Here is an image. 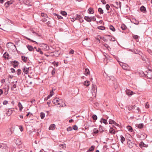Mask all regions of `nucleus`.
I'll return each instance as SVG.
<instances>
[{"instance_id": "1", "label": "nucleus", "mask_w": 152, "mask_h": 152, "mask_svg": "<svg viewBox=\"0 0 152 152\" xmlns=\"http://www.w3.org/2000/svg\"><path fill=\"white\" fill-rule=\"evenodd\" d=\"M118 61L120 65L122 67L123 69L125 70L129 69V67L126 64L122 62H120Z\"/></svg>"}, {"instance_id": "2", "label": "nucleus", "mask_w": 152, "mask_h": 152, "mask_svg": "<svg viewBox=\"0 0 152 152\" xmlns=\"http://www.w3.org/2000/svg\"><path fill=\"white\" fill-rule=\"evenodd\" d=\"M39 45L41 48L45 50H48L49 49V47L47 45L44 43H42Z\"/></svg>"}, {"instance_id": "3", "label": "nucleus", "mask_w": 152, "mask_h": 152, "mask_svg": "<svg viewBox=\"0 0 152 152\" xmlns=\"http://www.w3.org/2000/svg\"><path fill=\"white\" fill-rule=\"evenodd\" d=\"M14 131V129L12 127L9 128L6 131V134L8 136H10L13 133Z\"/></svg>"}, {"instance_id": "4", "label": "nucleus", "mask_w": 152, "mask_h": 152, "mask_svg": "<svg viewBox=\"0 0 152 152\" xmlns=\"http://www.w3.org/2000/svg\"><path fill=\"white\" fill-rule=\"evenodd\" d=\"M57 105L60 107H62L66 105L63 102L62 100L60 99L59 100V102L57 103Z\"/></svg>"}, {"instance_id": "5", "label": "nucleus", "mask_w": 152, "mask_h": 152, "mask_svg": "<svg viewBox=\"0 0 152 152\" xmlns=\"http://www.w3.org/2000/svg\"><path fill=\"white\" fill-rule=\"evenodd\" d=\"M114 7L116 9H118L119 8L121 9V2L120 1H116L113 5Z\"/></svg>"}, {"instance_id": "6", "label": "nucleus", "mask_w": 152, "mask_h": 152, "mask_svg": "<svg viewBox=\"0 0 152 152\" xmlns=\"http://www.w3.org/2000/svg\"><path fill=\"white\" fill-rule=\"evenodd\" d=\"M31 67L24 68L23 69V71L25 74H27L28 72V71L29 70L31 69Z\"/></svg>"}, {"instance_id": "7", "label": "nucleus", "mask_w": 152, "mask_h": 152, "mask_svg": "<svg viewBox=\"0 0 152 152\" xmlns=\"http://www.w3.org/2000/svg\"><path fill=\"white\" fill-rule=\"evenodd\" d=\"M82 18L83 17L81 15H76V20L77 19L79 20L80 22H83L84 20Z\"/></svg>"}, {"instance_id": "8", "label": "nucleus", "mask_w": 152, "mask_h": 152, "mask_svg": "<svg viewBox=\"0 0 152 152\" xmlns=\"http://www.w3.org/2000/svg\"><path fill=\"white\" fill-rule=\"evenodd\" d=\"M92 91H93L94 93H95V95H96L97 89V87L96 86L94 85H92Z\"/></svg>"}, {"instance_id": "9", "label": "nucleus", "mask_w": 152, "mask_h": 152, "mask_svg": "<svg viewBox=\"0 0 152 152\" xmlns=\"http://www.w3.org/2000/svg\"><path fill=\"white\" fill-rule=\"evenodd\" d=\"M13 110L12 109H9L7 111L6 114L8 116L10 115L12 113Z\"/></svg>"}, {"instance_id": "10", "label": "nucleus", "mask_w": 152, "mask_h": 152, "mask_svg": "<svg viewBox=\"0 0 152 152\" xmlns=\"http://www.w3.org/2000/svg\"><path fill=\"white\" fill-rule=\"evenodd\" d=\"M7 47L8 48H10L11 47H12V48L14 47L16 48L15 45L13 43L11 42H9L7 43Z\"/></svg>"}, {"instance_id": "11", "label": "nucleus", "mask_w": 152, "mask_h": 152, "mask_svg": "<svg viewBox=\"0 0 152 152\" xmlns=\"http://www.w3.org/2000/svg\"><path fill=\"white\" fill-rule=\"evenodd\" d=\"M12 64L13 66V67L15 68L16 67L18 64V62L16 61H13L12 62Z\"/></svg>"}, {"instance_id": "12", "label": "nucleus", "mask_w": 152, "mask_h": 152, "mask_svg": "<svg viewBox=\"0 0 152 152\" xmlns=\"http://www.w3.org/2000/svg\"><path fill=\"white\" fill-rule=\"evenodd\" d=\"M127 144L128 146L130 148H132L133 146L134 143L131 142V141H127Z\"/></svg>"}, {"instance_id": "13", "label": "nucleus", "mask_w": 152, "mask_h": 152, "mask_svg": "<svg viewBox=\"0 0 152 152\" xmlns=\"http://www.w3.org/2000/svg\"><path fill=\"white\" fill-rule=\"evenodd\" d=\"M140 148L147 147L148 146V145H147L145 144L142 142H141L140 143Z\"/></svg>"}, {"instance_id": "14", "label": "nucleus", "mask_w": 152, "mask_h": 152, "mask_svg": "<svg viewBox=\"0 0 152 152\" xmlns=\"http://www.w3.org/2000/svg\"><path fill=\"white\" fill-rule=\"evenodd\" d=\"M59 98H56L54 99L53 101V103L56 105H58L57 103L58 102L59 100Z\"/></svg>"}, {"instance_id": "15", "label": "nucleus", "mask_w": 152, "mask_h": 152, "mask_svg": "<svg viewBox=\"0 0 152 152\" xmlns=\"http://www.w3.org/2000/svg\"><path fill=\"white\" fill-rule=\"evenodd\" d=\"M88 13L90 14H93L94 12V11L93 8L90 7L88 10Z\"/></svg>"}, {"instance_id": "16", "label": "nucleus", "mask_w": 152, "mask_h": 152, "mask_svg": "<svg viewBox=\"0 0 152 152\" xmlns=\"http://www.w3.org/2000/svg\"><path fill=\"white\" fill-rule=\"evenodd\" d=\"M84 19L87 21L90 22L91 21V17L88 16H85L84 17Z\"/></svg>"}, {"instance_id": "17", "label": "nucleus", "mask_w": 152, "mask_h": 152, "mask_svg": "<svg viewBox=\"0 0 152 152\" xmlns=\"http://www.w3.org/2000/svg\"><path fill=\"white\" fill-rule=\"evenodd\" d=\"M18 106L19 108V110L20 111H22V109L23 108V107L21 103L20 102H19L18 103Z\"/></svg>"}, {"instance_id": "18", "label": "nucleus", "mask_w": 152, "mask_h": 152, "mask_svg": "<svg viewBox=\"0 0 152 152\" xmlns=\"http://www.w3.org/2000/svg\"><path fill=\"white\" fill-rule=\"evenodd\" d=\"M15 143L16 145H19L21 144V142L20 140L19 139H17L16 140Z\"/></svg>"}, {"instance_id": "19", "label": "nucleus", "mask_w": 152, "mask_h": 152, "mask_svg": "<svg viewBox=\"0 0 152 152\" xmlns=\"http://www.w3.org/2000/svg\"><path fill=\"white\" fill-rule=\"evenodd\" d=\"M147 136L146 134L144 133H143L140 135V137L142 139H145L146 137Z\"/></svg>"}, {"instance_id": "20", "label": "nucleus", "mask_w": 152, "mask_h": 152, "mask_svg": "<svg viewBox=\"0 0 152 152\" xmlns=\"http://www.w3.org/2000/svg\"><path fill=\"white\" fill-rule=\"evenodd\" d=\"M147 76L149 79H152V72H150L148 73Z\"/></svg>"}, {"instance_id": "21", "label": "nucleus", "mask_w": 152, "mask_h": 152, "mask_svg": "<svg viewBox=\"0 0 152 152\" xmlns=\"http://www.w3.org/2000/svg\"><path fill=\"white\" fill-rule=\"evenodd\" d=\"M27 48L29 51H34V49L33 48L31 45H28L27 46Z\"/></svg>"}, {"instance_id": "22", "label": "nucleus", "mask_w": 152, "mask_h": 152, "mask_svg": "<svg viewBox=\"0 0 152 152\" xmlns=\"http://www.w3.org/2000/svg\"><path fill=\"white\" fill-rule=\"evenodd\" d=\"M21 58H22V60L24 62H26V61H27V60H28V57H26L24 56H22Z\"/></svg>"}, {"instance_id": "23", "label": "nucleus", "mask_w": 152, "mask_h": 152, "mask_svg": "<svg viewBox=\"0 0 152 152\" xmlns=\"http://www.w3.org/2000/svg\"><path fill=\"white\" fill-rule=\"evenodd\" d=\"M109 124H114L115 125L117 124V123L111 119L109 120Z\"/></svg>"}, {"instance_id": "24", "label": "nucleus", "mask_w": 152, "mask_h": 152, "mask_svg": "<svg viewBox=\"0 0 152 152\" xmlns=\"http://www.w3.org/2000/svg\"><path fill=\"white\" fill-rule=\"evenodd\" d=\"M55 125L54 124H51L49 127V130H53L55 128Z\"/></svg>"}, {"instance_id": "25", "label": "nucleus", "mask_w": 152, "mask_h": 152, "mask_svg": "<svg viewBox=\"0 0 152 152\" xmlns=\"http://www.w3.org/2000/svg\"><path fill=\"white\" fill-rule=\"evenodd\" d=\"M90 73V72L89 70L87 69L86 68L85 69V74L86 75H89Z\"/></svg>"}, {"instance_id": "26", "label": "nucleus", "mask_w": 152, "mask_h": 152, "mask_svg": "<svg viewBox=\"0 0 152 152\" xmlns=\"http://www.w3.org/2000/svg\"><path fill=\"white\" fill-rule=\"evenodd\" d=\"M12 3V2L11 1H8L5 4V6L7 7L10 4H11Z\"/></svg>"}, {"instance_id": "27", "label": "nucleus", "mask_w": 152, "mask_h": 152, "mask_svg": "<svg viewBox=\"0 0 152 152\" xmlns=\"http://www.w3.org/2000/svg\"><path fill=\"white\" fill-rule=\"evenodd\" d=\"M95 148V146L93 145L91 146V148L88 149V150L87 151V152H88L89 151H93Z\"/></svg>"}, {"instance_id": "28", "label": "nucleus", "mask_w": 152, "mask_h": 152, "mask_svg": "<svg viewBox=\"0 0 152 152\" xmlns=\"http://www.w3.org/2000/svg\"><path fill=\"white\" fill-rule=\"evenodd\" d=\"M53 15L56 16L57 18L59 19H62L63 18V17H61V16L59 15H58L56 13H54L53 14Z\"/></svg>"}, {"instance_id": "29", "label": "nucleus", "mask_w": 152, "mask_h": 152, "mask_svg": "<svg viewBox=\"0 0 152 152\" xmlns=\"http://www.w3.org/2000/svg\"><path fill=\"white\" fill-rule=\"evenodd\" d=\"M4 57L5 58H7L8 59V57H9V54L6 52L4 53L3 55Z\"/></svg>"}, {"instance_id": "30", "label": "nucleus", "mask_w": 152, "mask_h": 152, "mask_svg": "<svg viewBox=\"0 0 152 152\" xmlns=\"http://www.w3.org/2000/svg\"><path fill=\"white\" fill-rule=\"evenodd\" d=\"M37 51L39 52L41 55H42L43 54V52L42 51L41 49L40 48H38L37 49Z\"/></svg>"}, {"instance_id": "31", "label": "nucleus", "mask_w": 152, "mask_h": 152, "mask_svg": "<svg viewBox=\"0 0 152 152\" xmlns=\"http://www.w3.org/2000/svg\"><path fill=\"white\" fill-rule=\"evenodd\" d=\"M100 122L101 123L102 122H103L105 124H108V123L107 122V120H106L105 119H104L103 118H102L101 119Z\"/></svg>"}, {"instance_id": "32", "label": "nucleus", "mask_w": 152, "mask_h": 152, "mask_svg": "<svg viewBox=\"0 0 152 152\" xmlns=\"http://www.w3.org/2000/svg\"><path fill=\"white\" fill-rule=\"evenodd\" d=\"M59 146L60 148H63V149H64L66 148V144L64 143L61 144H60L59 145Z\"/></svg>"}, {"instance_id": "33", "label": "nucleus", "mask_w": 152, "mask_h": 152, "mask_svg": "<svg viewBox=\"0 0 152 152\" xmlns=\"http://www.w3.org/2000/svg\"><path fill=\"white\" fill-rule=\"evenodd\" d=\"M109 132L110 133H113L114 134L115 133V131L114 129L112 128H110L109 130Z\"/></svg>"}, {"instance_id": "34", "label": "nucleus", "mask_w": 152, "mask_h": 152, "mask_svg": "<svg viewBox=\"0 0 152 152\" xmlns=\"http://www.w3.org/2000/svg\"><path fill=\"white\" fill-rule=\"evenodd\" d=\"M144 125L142 124H140L137 125V127L139 129H142L144 126Z\"/></svg>"}, {"instance_id": "35", "label": "nucleus", "mask_w": 152, "mask_h": 152, "mask_svg": "<svg viewBox=\"0 0 152 152\" xmlns=\"http://www.w3.org/2000/svg\"><path fill=\"white\" fill-rule=\"evenodd\" d=\"M140 10L142 12H144L146 10V9L144 6H142L140 7Z\"/></svg>"}, {"instance_id": "36", "label": "nucleus", "mask_w": 152, "mask_h": 152, "mask_svg": "<svg viewBox=\"0 0 152 152\" xmlns=\"http://www.w3.org/2000/svg\"><path fill=\"white\" fill-rule=\"evenodd\" d=\"M90 81H85L84 83L85 86H88L89 85Z\"/></svg>"}, {"instance_id": "37", "label": "nucleus", "mask_w": 152, "mask_h": 152, "mask_svg": "<svg viewBox=\"0 0 152 152\" xmlns=\"http://www.w3.org/2000/svg\"><path fill=\"white\" fill-rule=\"evenodd\" d=\"M127 128L128 130L129 131H130V132H132V130H133L132 128V127H131L130 126H127Z\"/></svg>"}, {"instance_id": "38", "label": "nucleus", "mask_w": 152, "mask_h": 152, "mask_svg": "<svg viewBox=\"0 0 152 152\" xmlns=\"http://www.w3.org/2000/svg\"><path fill=\"white\" fill-rule=\"evenodd\" d=\"M110 29L113 31H115V28L112 25L110 26Z\"/></svg>"}, {"instance_id": "39", "label": "nucleus", "mask_w": 152, "mask_h": 152, "mask_svg": "<svg viewBox=\"0 0 152 152\" xmlns=\"http://www.w3.org/2000/svg\"><path fill=\"white\" fill-rule=\"evenodd\" d=\"M125 138L122 135L121 136V141L122 143H123L124 142L125 140Z\"/></svg>"}, {"instance_id": "40", "label": "nucleus", "mask_w": 152, "mask_h": 152, "mask_svg": "<svg viewBox=\"0 0 152 152\" xmlns=\"http://www.w3.org/2000/svg\"><path fill=\"white\" fill-rule=\"evenodd\" d=\"M126 94H128V95H132L133 94V92L132 91H126Z\"/></svg>"}, {"instance_id": "41", "label": "nucleus", "mask_w": 152, "mask_h": 152, "mask_svg": "<svg viewBox=\"0 0 152 152\" xmlns=\"http://www.w3.org/2000/svg\"><path fill=\"white\" fill-rule=\"evenodd\" d=\"M98 11L100 14H102L103 13V10L101 8H98Z\"/></svg>"}, {"instance_id": "42", "label": "nucleus", "mask_w": 152, "mask_h": 152, "mask_svg": "<svg viewBox=\"0 0 152 152\" xmlns=\"http://www.w3.org/2000/svg\"><path fill=\"white\" fill-rule=\"evenodd\" d=\"M97 28L98 29L101 30H104L105 29V27L103 26H98Z\"/></svg>"}, {"instance_id": "43", "label": "nucleus", "mask_w": 152, "mask_h": 152, "mask_svg": "<svg viewBox=\"0 0 152 152\" xmlns=\"http://www.w3.org/2000/svg\"><path fill=\"white\" fill-rule=\"evenodd\" d=\"M40 117L42 119H43L45 117V113H40Z\"/></svg>"}, {"instance_id": "44", "label": "nucleus", "mask_w": 152, "mask_h": 152, "mask_svg": "<svg viewBox=\"0 0 152 152\" xmlns=\"http://www.w3.org/2000/svg\"><path fill=\"white\" fill-rule=\"evenodd\" d=\"M121 28L123 30H124L126 28V27L125 25L123 24L121 25Z\"/></svg>"}, {"instance_id": "45", "label": "nucleus", "mask_w": 152, "mask_h": 152, "mask_svg": "<svg viewBox=\"0 0 152 152\" xmlns=\"http://www.w3.org/2000/svg\"><path fill=\"white\" fill-rule=\"evenodd\" d=\"M133 23L136 25H138L139 24V21L137 20L136 19H134V20L133 21Z\"/></svg>"}, {"instance_id": "46", "label": "nucleus", "mask_w": 152, "mask_h": 152, "mask_svg": "<svg viewBox=\"0 0 152 152\" xmlns=\"http://www.w3.org/2000/svg\"><path fill=\"white\" fill-rule=\"evenodd\" d=\"M17 87V86L16 84H14L12 86L11 88V91L14 90V88H15Z\"/></svg>"}, {"instance_id": "47", "label": "nucleus", "mask_w": 152, "mask_h": 152, "mask_svg": "<svg viewBox=\"0 0 152 152\" xmlns=\"http://www.w3.org/2000/svg\"><path fill=\"white\" fill-rule=\"evenodd\" d=\"M92 118L94 120H96L97 119V117L96 115H94L92 116Z\"/></svg>"}, {"instance_id": "48", "label": "nucleus", "mask_w": 152, "mask_h": 152, "mask_svg": "<svg viewBox=\"0 0 152 152\" xmlns=\"http://www.w3.org/2000/svg\"><path fill=\"white\" fill-rule=\"evenodd\" d=\"M61 13L63 16H65L67 15V13L65 11H61Z\"/></svg>"}, {"instance_id": "49", "label": "nucleus", "mask_w": 152, "mask_h": 152, "mask_svg": "<svg viewBox=\"0 0 152 152\" xmlns=\"http://www.w3.org/2000/svg\"><path fill=\"white\" fill-rule=\"evenodd\" d=\"M41 15L43 17L47 18L48 17V16L46 14H45L44 13H41Z\"/></svg>"}, {"instance_id": "50", "label": "nucleus", "mask_w": 152, "mask_h": 152, "mask_svg": "<svg viewBox=\"0 0 152 152\" xmlns=\"http://www.w3.org/2000/svg\"><path fill=\"white\" fill-rule=\"evenodd\" d=\"M26 39L29 40H30V41H31L32 42H35L37 44V42H36V41H34L31 39H30V38L27 37H25Z\"/></svg>"}, {"instance_id": "51", "label": "nucleus", "mask_w": 152, "mask_h": 152, "mask_svg": "<svg viewBox=\"0 0 152 152\" xmlns=\"http://www.w3.org/2000/svg\"><path fill=\"white\" fill-rule=\"evenodd\" d=\"M55 71H56L55 69V68H53V69L52 71V72H51V74H52V75H53L55 74Z\"/></svg>"}, {"instance_id": "52", "label": "nucleus", "mask_w": 152, "mask_h": 152, "mask_svg": "<svg viewBox=\"0 0 152 152\" xmlns=\"http://www.w3.org/2000/svg\"><path fill=\"white\" fill-rule=\"evenodd\" d=\"M73 129L75 130H76L77 129L78 127L77 126L75 125H74L73 126Z\"/></svg>"}, {"instance_id": "53", "label": "nucleus", "mask_w": 152, "mask_h": 152, "mask_svg": "<svg viewBox=\"0 0 152 152\" xmlns=\"http://www.w3.org/2000/svg\"><path fill=\"white\" fill-rule=\"evenodd\" d=\"M72 130V127L71 126H69L67 128V130L68 131H70Z\"/></svg>"}, {"instance_id": "54", "label": "nucleus", "mask_w": 152, "mask_h": 152, "mask_svg": "<svg viewBox=\"0 0 152 152\" xmlns=\"http://www.w3.org/2000/svg\"><path fill=\"white\" fill-rule=\"evenodd\" d=\"M32 32L33 33L35 34V35L36 36H40V35H39L38 33H37L35 32L34 31H32Z\"/></svg>"}, {"instance_id": "55", "label": "nucleus", "mask_w": 152, "mask_h": 152, "mask_svg": "<svg viewBox=\"0 0 152 152\" xmlns=\"http://www.w3.org/2000/svg\"><path fill=\"white\" fill-rule=\"evenodd\" d=\"M133 37L134 39H137L139 38V36L138 35H133Z\"/></svg>"}, {"instance_id": "56", "label": "nucleus", "mask_w": 152, "mask_h": 152, "mask_svg": "<svg viewBox=\"0 0 152 152\" xmlns=\"http://www.w3.org/2000/svg\"><path fill=\"white\" fill-rule=\"evenodd\" d=\"M98 132V130L96 129H94L93 130V132L95 134L97 133Z\"/></svg>"}, {"instance_id": "57", "label": "nucleus", "mask_w": 152, "mask_h": 152, "mask_svg": "<svg viewBox=\"0 0 152 152\" xmlns=\"http://www.w3.org/2000/svg\"><path fill=\"white\" fill-rule=\"evenodd\" d=\"M21 72V70L20 69H18L17 70V74L18 75H19L20 74Z\"/></svg>"}, {"instance_id": "58", "label": "nucleus", "mask_w": 152, "mask_h": 152, "mask_svg": "<svg viewBox=\"0 0 152 152\" xmlns=\"http://www.w3.org/2000/svg\"><path fill=\"white\" fill-rule=\"evenodd\" d=\"M110 8V6L108 4H107L106 5V8L107 10H109Z\"/></svg>"}, {"instance_id": "59", "label": "nucleus", "mask_w": 152, "mask_h": 152, "mask_svg": "<svg viewBox=\"0 0 152 152\" xmlns=\"http://www.w3.org/2000/svg\"><path fill=\"white\" fill-rule=\"evenodd\" d=\"M53 64L54 65V66H58V63H56L55 61H54L53 62Z\"/></svg>"}, {"instance_id": "60", "label": "nucleus", "mask_w": 152, "mask_h": 152, "mask_svg": "<svg viewBox=\"0 0 152 152\" xmlns=\"http://www.w3.org/2000/svg\"><path fill=\"white\" fill-rule=\"evenodd\" d=\"M145 107L147 108H148L149 107V105L148 104V102H147L145 103Z\"/></svg>"}, {"instance_id": "61", "label": "nucleus", "mask_w": 152, "mask_h": 152, "mask_svg": "<svg viewBox=\"0 0 152 152\" xmlns=\"http://www.w3.org/2000/svg\"><path fill=\"white\" fill-rule=\"evenodd\" d=\"M50 96H49V95H48V96H47L46 97H45L44 99V100L45 101H46L48 99H49L50 98Z\"/></svg>"}, {"instance_id": "62", "label": "nucleus", "mask_w": 152, "mask_h": 152, "mask_svg": "<svg viewBox=\"0 0 152 152\" xmlns=\"http://www.w3.org/2000/svg\"><path fill=\"white\" fill-rule=\"evenodd\" d=\"M88 39L86 38V39L85 40H84L82 42V43L83 44V45H84V46H86L85 45V41L86 40H87Z\"/></svg>"}, {"instance_id": "63", "label": "nucleus", "mask_w": 152, "mask_h": 152, "mask_svg": "<svg viewBox=\"0 0 152 152\" xmlns=\"http://www.w3.org/2000/svg\"><path fill=\"white\" fill-rule=\"evenodd\" d=\"M8 102L7 100H4L3 102V104L4 105H6L8 104Z\"/></svg>"}, {"instance_id": "64", "label": "nucleus", "mask_w": 152, "mask_h": 152, "mask_svg": "<svg viewBox=\"0 0 152 152\" xmlns=\"http://www.w3.org/2000/svg\"><path fill=\"white\" fill-rule=\"evenodd\" d=\"M49 27H51V26L50 25L51 22L50 21H48L47 23Z\"/></svg>"}]
</instances>
